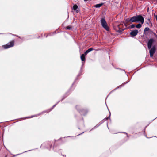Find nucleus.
<instances>
[{"mask_svg": "<svg viewBox=\"0 0 157 157\" xmlns=\"http://www.w3.org/2000/svg\"><path fill=\"white\" fill-rule=\"evenodd\" d=\"M144 21V18L141 15L134 16L130 18V21L132 22H140L142 24H143Z\"/></svg>", "mask_w": 157, "mask_h": 157, "instance_id": "f257e3e1", "label": "nucleus"}, {"mask_svg": "<svg viewBox=\"0 0 157 157\" xmlns=\"http://www.w3.org/2000/svg\"><path fill=\"white\" fill-rule=\"evenodd\" d=\"M14 40H12L6 44L2 45V47L5 49H7L14 46Z\"/></svg>", "mask_w": 157, "mask_h": 157, "instance_id": "f03ea898", "label": "nucleus"}, {"mask_svg": "<svg viewBox=\"0 0 157 157\" xmlns=\"http://www.w3.org/2000/svg\"><path fill=\"white\" fill-rule=\"evenodd\" d=\"M101 25L106 30L109 31V27L104 18H102L101 19Z\"/></svg>", "mask_w": 157, "mask_h": 157, "instance_id": "7ed1b4c3", "label": "nucleus"}, {"mask_svg": "<svg viewBox=\"0 0 157 157\" xmlns=\"http://www.w3.org/2000/svg\"><path fill=\"white\" fill-rule=\"evenodd\" d=\"M113 27L116 31L119 33H121L124 31V29H120L119 24L117 23H116L113 25Z\"/></svg>", "mask_w": 157, "mask_h": 157, "instance_id": "20e7f679", "label": "nucleus"}, {"mask_svg": "<svg viewBox=\"0 0 157 157\" xmlns=\"http://www.w3.org/2000/svg\"><path fill=\"white\" fill-rule=\"evenodd\" d=\"M156 50V47L155 45L153 46L151 48L149 51L150 56L151 57H152Z\"/></svg>", "mask_w": 157, "mask_h": 157, "instance_id": "39448f33", "label": "nucleus"}, {"mask_svg": "<svg viewBox=\"0 0 157 157\" xmlns=\"http://www.w3.org/2000/svg\"><path fill=\"white\" fill-rule=\"evenodd\" d=\"M154 41V40L152 38H151L148 41L147 43V47L148 49L151 48L152 44Z\"/></svg>", "mask_w": 157, "mask_h": 157, "instance_id": "423d86ee", "label": "nucleus"}, {"mask_svg": "<svg viewBox=\"0 0 157 157\" xmlns=\"http://www.w3.org/2000/svg\"><path fill=\"white\" fill-rule=\"evenodd\" d=\"M138 31L137 30H133L130 33V35L132 37L136 36L138 33Z\"/></svg>", "mask_w": 157, "mask_h": 157, "instance_id": "0eeeda50", "label": "nucleus"}, {"mask_svg": "<svg viewBox=\"0 0 157 157\" xmlns=\"http://www.w3.org/2000/svg\"><path fill=\"white\" fill-rule=\"evenodd\" d=\"M81 59L82 61H85L86 60L85 56L83 54H82L81 56Z\"/></svg>", "mask_w": 157, "mask_h": 157, "instance_id": "6e6552de", "label": "nucleus"}, {"mask_svg": "<svg viewBox=\"0 0 157 157\" xmlns=\"http://www.w3.org/2000/svg\"><path fill=\"white\" fill-rule=\"evenodd\" d=\"M103 4L102 3L96 4L95 6V7L96 8H99L101 7L103 5Z\"/></svg>", "mask_w": 157, "mask_h": 157, "instance_id": "1a4fd4ad", "label": "nucleus"}, {"mask_svg": "<svg viewBox=\"0 0 157 157\" xmlns=\"http://www.w3.org/2000/svg\"><path fill=\"white\" fill-rule=\"evenodd\" d=\"M119 27L120 28V29H124V30L125 29H126V28H125L124 29H123V25L122 24H119Z\"/></svg>", "mask_w": 157, "mask_h": 157, "instance_id": "9d476101", "label": "nucleus"}, {"mask_svg": "<svg viewBox=\"0 0 157 157\" xmlns=\"http://www.w3.org/2000/svg\"><path fill=\"white\" fill-rule=\"evenodd\" d=\"M78 8V6L76 5V4H75V5H74V6H73V9L74 10H76V9Z\"/></svg>", "mask_w": 157, "mask_h": 157, "instance_id": "9b49d317", "label": "nucleus"}, {"mask_svg": "<svg viewBox=\"0 0 157 157\" xmlns=\"http://www.w3.org/2000/svg\"><path fill=\"white\" fill-rule=\"evenodd\" d=\"M136 25L135 24H132L128 27V28H133L136 27Z\"/></svg>", "mask_w": 157, "mask_h": 157, "instance_id": "f8f14e48", "label": "nucleus"}, {"mask_svg": "<svg viewBox=\"0 0 157 157\" xmlns=\"http://www.w3.org/2000/svg\"><path fill=\"white\" fill-rule=\"evenodd\" d=\"M93 50V48H91L87 50L86 51L88 53L90 51H92Z\"/></svg>", "mask_w": 157, "mask_h": 157, "instance_id": "ddd939ff", "label": "nucleus"}, {"mask_svg": "<svg viewBox=\"0 0 157 157\" xmlns=\"http://www.w3.org/2000/svg\"><path fill=\"white\" fill-rule=\"evenodd\" d=\"M141 25L140 24H139L136 25V27L138 28H140L141 27Z\"/></svg>", "mask_w": 157, "mask_h": 157, "instance_id": "4468645a", "label": "nucleus"}, {"mask_svg": "<svg viewBox=\"0 0 157 157\" xmlns=\"http://www.w3.org/2000/svg\"><path fill=\"white\" fill-rule=\"evenodd\" d=\"M72 27L71 26H68L66 27V28L67 29L71 30L72 29Z\"/></svg>", "mask_w": 157, "mask_h": 157, "instance_id": "2eb2a0df", "label": "nucleus"}, {"mask_svg": "<svg viewBox=\"0 0 157 157\" xmlns=\"http://www.w3.org/2000/svg\"><path fill=\"white\" fill-rule=\"evenodd\" d=\"M149 30H150L149 28L148 27H147L145 28L144 29V32H145L146 31H149Z\"/></svg>", "mask_w": 157, "mask_h": 157, "instance_id": "dca6fc26", "label": "nucleus"}, {"mask_svg": "<svg viewBox=\"0 0 157 157\" xmlns=\"http://www.w3.org/2000/svg\"><path fill=\"white\" fill-rule=\"evenodd\" d=\"M130 21V19H129V18H127V19H126L125 22H124L125 23H128V22Z\"/></svg>", "mask_w": 157, "mask_h": 157, "instance_id": "f3484780", "label": "nucleus"}, {"mask_svg": "<svg viewBox=\"0 0 157 157\" xmlns=\"http://www.w3.org/2000/svg\"><path fill=\"white\" fill-rule=\"evenodd\" d=\"M148 33L149 34H152L153 33V31L151 30H149V31H148Z\"/></svg>", "mask_w": 157, "mask_h": 157, "instance_id": "a211bd4d", "label": "nucleus"}, {"mask_svg": "<svg viewBox=\"0 0 157 157\" xmlns=\"http://www.w3.org/2000/svg\"><path fill=\"white\" fill-rule=\"evenodd\" d=\"M124 25L126 27H127L128 25H129V24L128 23L124 22Z\"/></svg>", "mask_w": 157, "mask_h": 157, "instance_id": "6ab92c4d", "label": "nucleus"}, {"mask_svg": "<svg viewBox=\"0 0 157 157\" xmlns=\"http://www.w3.org/2000/svg\"><path fill=\"white\" fill-rule=\"evenodd\" d=\"M88 53L86 52V51L84 53V54H83L84 56H86L87 54Z\"/></svg>", "mask_w": 157, "mask_h": 157, "instance_id": "aec40b11", "label": "nucleus"}, {"mask_svg": "<svg viewBox=\"0 0 157 157\" xmlns=\"http://www.w3.org/2000/svg\"><path fill=\"white\" fill-rule=\"evenodd\" d=\"M112 93H113L112 92H110V93L109 94V95L107 96V98L108 97H109V96L112 94Z\"/></svg>", "mask_w": 157, "mask_h": 157, "instance_id": "412c9836", "label": "nucleus"}, {"mask_svg": "<svg viewBox=\"0 0 157 157\" xmlns=\"http://www.w3.org/2000/svg\"><path fill=\"white\" fill-rule=\"evenodd\" d=\"M153 34H154V36L155 37H156L157 38V35L155 33H154L153 32Z\"/></svg>", "mask_w": 157, "mask_h": 157, "instance_id": "4be33fe9", "label": "nucleus"}, {"mask_svg": "<svg viewBox=\"0 0 157 157\" xmlns=\"http://www.w3.org/2000/svg\"><path fill=\"white\" fill-rule=\"evenodd\" d=\"M155 19L157 21V15L155 16Z\"/></svg>", "mask_w": 157, "mask_h": 157, "instance_id": "5701e85b", "label": "nucleus"}, {"mask_svg": "<svg viewBox=\"0 0 157 157\" xmlns=\"http://www.w3.org/2000/svg\"><path fill=\"white\" fill-rule=\"evenodd\" d=\"M76 13H78V10H77L76 11Z\"/></svg>", "mask_w": 157, "mask_h": 157, "instance_id": "b1692460", "label": "nucleus"}, {"mask_svg": "<svg viewBox=\"0 0 157 157\" xmlns=\"http://www.w3.org/2000/svg\"><path fill=\"white\" fill-rule=\"evenodd\" d=\"M85 1H89V0H84Z\"/></svg>", "mask_w": 157, "mask_h": 157, "instance_id": "393cba45", "label": "nucleus"}, {"mask_svg": "<svg viewBox=\"0 0 157 157\" xmlns=\"http://www.w3.org/2000/svg\"><path fill=\"white\" fill-rule=\"evenodd\" d=\"M48 35L47 34H46V37H47V36H48Z\"/></svg>", "mask_w": 157, "mask_h": 157, "instance_id": "a878e982", "label": "nucleus"}, {"mask_svg": "<svg viewBox=\"0 0 157 157\" xmlns=\"http://www.w3.org/2000/svg\"><path fill=\"white\" fill-rule=\"evenodd\" d=\"M149 22H150V23H151V21H150V20H149Z\"/></svg>", "mask_w": 157, "mask_h": 157, "instance_id": "bb28decb", "label": "nucleus"}]
</instances>
